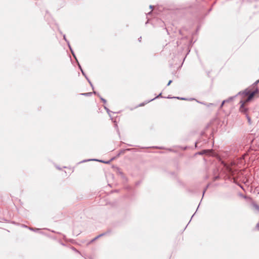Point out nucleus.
Instances as JSON below:
<instances>
[{"instance_id":"nucleus-4","label":"nucleus","mask_w":259,"mask_h":259,"mask_svg":"<svg viewBox=\"0 0 259 259\" xmlns=\"http://www.w3.org/2000/svg\"><path fill=\"white\" fill-rule=\"evenodd\" d=\"M256 230H259V223H258L255 227Z\"/></svg>"},{"instance_id":"nucleus-1","label":"nucleus","mask_w":259,"mask_h":259,"mask_svg":"<svg viewBox=\"0 0 259 259\" xmlns=\"http://www.w3.org/2000/svg\"><path fill=\"white\" fill-rule=\"evenodd\" d=\"M258 93L257 89L251 91L250 89H246L244 91L239 93L241 96L240 101V107L239 110L241 112L246 113L248 110L246 106L248 103L253 100L254 97Z\"/></svg>"},{"instance_id":"nucleus-7","label":"nucleus","mask_w":259,"mask_h":259,"mask_svg":"<svg viewBox=\"0 0 259 259\" xmlns=\"http://www.w3.org/2000/svg\"><path fill=\"white\" fill-rule=\"evenodd\" d=\"M224 102H223V103H222V105L224 104Z\"/></svg>"},{"instance_id":"nucleus-3","label":"nucleus","mask_w":259,"mask_h":259,"mask_svg":"<svg viewBox=\"0 0 259 259\" xmlns=\"http://www.w3.org/2000/svg\"><path fill=\"white\" fill-rule=\"evenodd\" d=\"M253 206H254V207H255V209H256L259 210V206L257 205L254 204Z\"/></svg>"},{"instance_id":"nucleus-5","label":"nucleus","mask_w":259,"mask_h":259,"mask_svg":"<svg viewBox=\"0 0 259 259\" xmlns=\"http://www.w3.org/2000/svg\"><path fill=\"white\" fill-rule=\"evenodd\" d=\"M171 82H172V80H169V81H168V82L167 85H170V84L171 83Z\"/></svg>"},{"instance_id":"nucleus-2","label":"nucleus","mask_w":259,"mask_h":259,"mask_svg":"<svg viewBox=\"0 0 259 259\" xmlns=\"http://www.w3.org/2000/svg\"><path fill=\"white\" fill-rule=\"evenodd\" d=\"M246 117H247L248 123L249 124H250L251 123V118H250V117L249 116H248L247 114L246 115Z\"/></svg>"},{"instance_id":"nucleus-6","label":"nucleus","mask_w":259,"mask_h":259,"mask_svg":"<svg viewBox=\"0 0 259 259\" xmlns=\"http://www.w3.org/2000/svg\"><path fill=\"white\" fill-rule=\"evenodd\" d=\"M258 82H259V79L255 82V84H257Z\"/></svg>"}]
</instances>
